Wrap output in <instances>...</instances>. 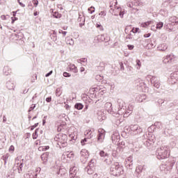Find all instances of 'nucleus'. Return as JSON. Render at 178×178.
Here are the masks:
<instances>
[{
    "label": "nucleus",
    "instance_id": "2eb2a0df",
    "mask_svg": "<svg viewBox=\"0 0 178 178\" xmlns=\"http://www.w3.org/2000/svg\"><path fill=\"white\" fill-rule=\"evenodd\" d=\"M172 84H175L178 81V70L175 71L170 74Z\"/></svg>",
    "mask_w": 178,
    "mask_h": 178
},
{
    "label": "nucleus",
    "instance_id": "69168bd1",
    "mask_svg": "<svg viewBox=\"0 0 178 178\" xmlns=\"http://www.w3.org/2000/svg\"><path fill=\"white\" fill-rule=\"evenodd\" d=\"M92 178H98V174L97 172H95L93 175H92Z\"/></svg>",
    "mask_w": 178,
    "mask_h": 178
},
{
    "label": "nucleus",
    "instance_id": "5701e85b",
    "mask_svg": "<svg viewBox=\"0 0 178 178\" xmlns=\"http://www.w3.org/2000/svg\"><path fill=\"white\" fill-rule=\"evenodd\" d=\"M127 169H133V160L128 159L125 163Z\"/></svg>",
    "mask_w": 178,
    "mask_h": 178
},
{
    "label": "nucleus",
    "instance_id": "a878e982",
    "mask_svg": "<svg viewBox=\"0 0 178 178\" xmlns=\"http://www.w3.org/2000/svg\"><path fill=\"white\" fill-rule=\"evenodd\" d=\"M57 175H60V176H67V173L66 172V170L59 168V170L57 172Z\"/></svg>",
    "mask_w": 178,
    "mask_h": 178
},
{
    "label": "nucleus",
    "instance_id": "6ab92c4d",
    "mask_svg": "<svg viewBox=\"0 0 178 178\" xmlns=\"http://www.w3.org/2000/svg\"><path fill=\"white\" fill-rule=\"evenodd\" d=\"M49 156V152H45L43 153L41 155V159L43 161V163L44 165H47V163L48 162V157Z\"/></svg>",
    "mask_w": 178,
    "mask_h": 178
},
{
    "label": "nucleus",
    "instance_id": "473e14b6",
    "mask_svg": "<svg viewBox=\"0 0 178 178\" xmlns=\"http://www.w3.org/2000/svg\"><path fill=\"white\" fill-rule=\"evenodd\" d=\"M111 138H112L113 143H118V140H119V138H120V136H118L116 137V136L113 135L112 137H111Z\"/></svg>",
    "mask_w": 178,
    "mask_h": 178
},
{
    "label": "nucleus",
    "instance_id": "e433bc0d",
    "mask_svg": "<svg viewBox=\"0 0 178 178\" xmlns=\"http://www.w3.org/2000/svg\"><path fill=\"white\" fill-rule=\"evenodd\" d=\"M88 140H90V138H85L84 139L81 140V144L82 145H86V143H88Z\"/></svg>",
    "mask_w": 178,
    "mask_h": 178
},
{
    "label": "nucleus",
    "instance_id": "f257e3e1",
    "mask_svg": "<svg viewBox=\"0 0 178 178\" xmlns=\"http://www.w3.org/2000/svg\"><path fill=\"white\" fill-rule=\"evenodd\" d=\"M111 175L113 176H120V175H123L124 173V170H123V165L120 164V163L116 162L114 164H112L110 168Z\"/></svg>",
    "mask_w": 178,
    "mask_h": 178
},
{
    "label": "nucleus",
    "instance_id": "cd10ccee",
    "mask_svg": "<svg viewBox=\"0 0 178 178\" xmlns=\"http://www.w3.org/2000/svg\"><path fill=\"white\" fill-rule=\"evenodd\" d=\"M9 156H10V155L8 153L2 156L1 159L4 161V165H6V163H8V159H9Z\"/></svg>",
    "mask_w": 178,
    "mask_h": 178
},
{
    "label": "nucleus",
    "instance_id": "dca6fc26",
    "mask_svg": "<svg viewBox=\"0 0 178 178\" xmlns=\"http://www.w3.org/2000/svg\"><path fill=\"white\" fill-rule=\"evenodd\" d=\"M97 40L98 41H99L100 42H108V41H109V36H108L107 34H102V35H99L97 36Z\"/></svg>",
    "mask_w": 178,
    "mask_h": 178
},
{
    "label": "nucleus",
    "instance_id": "393cba45",
    "mask_svg": "<svg viewBox=\"0 0 178 178\" xmlns=\"http://www.w3.org/2000/svg\"><path fill=\"white\" fill-rule=\"evenodd\" d=\"M160 170L163 172V173L168 174L169 173V170H168V167H166V164H162L160 165Z\"/></svg>",
    "mask_w": 178,
    "mask_h": 178
},
{
    "label": "nucleus",
    "instance_id": "5fc2aeb1",
    "mask_svg": "<svg viewBox=\"0 0 178 178\" xmlns=\"http://www.w3.org/2000/svg\"><path fill=\"white\" fill-rule=\"evenodd\" d=\"M96 27H97V29H99V27H101V31H103V30H104V26H102V25H101V24H96Z\"/></svg>",
    "mask_w": 178,
    "mask_h": 178
},
{
    "label": "nucleus",
    "instance_id": "de8ad7c7",
    "mask_svg": "<svg viewBox=\"0 0 178 178\" xmlns=\"http://www.w3.org/2000/svg\"><path fill=\"white\" fill-rule=\"evenodd\" d=\"M136 66L137 69H140V67H141V61L140 60H136Z\"/></svg>",
    "mask_w": 178,
    "mask_h": 178
},
{
    "label": "nucleus",
    "instance_id": "423d86ee",
    "mask_svg": "<svg viewBox=\"0 0 178 178\" xmlns=\"http://www.w3.org/2000/svg\"><path fill=\"white\" fill-rule=\"evenodd\" d=\"M118 110L116 111V115H122L125 112L124 105H126V104L122 99H118Z\"/></svg>",
    "mask_w": 178,
    "mask_h": 178
},
{
    "label": "nucleus",
    "instance_id": "6e6552de",
    "mask_svg": "<svg viewBox=\"0 0 178 178\" xmlns=\"http://www.w3.org/2000/svg\"><path fill=\"white\" fill-rule=\"evenodd\" d=\"M150 83L155 88H159L161 87V80L156 76H152L150 78Z\"/></svg>",
    "mask_w": 178,
    "mask_h": 178
},
{
    "label": "nucleus",
    "instance_id": "72a5a7b5",
    "mask_svg": "<svg viewBox=\"0 0 178 178\" xmlns=\"http://www.w3.org/2000/svg\"><path fill=\"white\" fill-rule=\"evenodd\" d=\"M155 129H161L162 127V124L159 122H156L154 124Z\"/></svg>",
    "mask_w": 178,
    "mask_h": 178
},
{
    "label": "nucleus",
    "instance_id": "c9c22d12",
    "mask_svg": "<svg viewBox=\"0 0 178 178\" xmlns=\"http://www.w3.org/2000/svg\"><path fill=\"white\" fill-rule=\"evenodd\" d=\"M66 42L68 45H74V40L73 39H67Z\"/></svg>",
    "mask_w": 178,
    "mask_h": 178
},
{
    "label": "nucleus",
    "instance_id": "a19ab883",
    "mask_svg": "<svg viewBox=\"0 0 178 178\" xmlns=\"http://www.w3.org/2000/svg\"><path fill=\"white\" fill-rule=\"evenodd\" d=\"M54 17H56V19H60V17H62V15L59 14V13H54L53 14Z\"/></svg>",
    "mask_w": 178,
    "mask_h": 178
},
{
    "label": "nucleus",
    "instance_id": "bb28decb",
    "mask_svg": "<svg viewBox=\"0 0 178 178\" xmlns=\"http://www.w3.org/2000/svg\"><path fill=\"white\" fill-rule=\"evenodd\" d=\"M96 70H98L99 72H104V70H105V63H101L99 66L96 67Z\"/></svg>",
    "mask_w": 178,
    "mask_h": 178
},
{
    "label": "nucleus",
    "instance_id": "2f4dec72",
    "mask_svg": "<svg viewBox=\"0 0 178 178\" xmlns=\"http://www.w3.org/2000/svg\"><path fill=\"white\" fill-rule=\"evenodd\" d=\"M99 155L100 156H102V158H105L106 156H108L109 154H108V153L105 152L104 150H102L99 152Z\"/></svg>",
    "mask_w": 178,
    "mask_h": 178
},
{
    "label": "nucleus",
    "instance_id": "c756f323",
    "mask_svg": "<svg viewBox=\"0 0 178 178\" xmlns=\"http://www.w3.org/2000/svg\"><path fill=\"white\" fill-rule=\"evenodd\" d=\"M74 108H75V109H78V111H81V109H83V108H84V106L81 103H76L74 105Z\"/></svg>",
    "mask_w": 178,
    "mask_h": 178
},
{
    "label": "nucleus",
    "instance_id": "052dcab7",
    "mask_svg": "<svg viewBox=\"0 0 178 178\" xmlns=\"http://www.w3.org/2000/svg\"><path fill=\"white\" fill-rule=\"evenodd\" d=\"M59 33H60V34H62V35H66V34H67V32L63 31H62V30H60V31H59Z\"/></svg>",
    "mask_w": 178,
    "mask_h": 178
},
{
    "label": "nucleus",
    "instance_id": "a211bd4d",
    "mask_svg": "<svg viewBox=\"0 0 178 178\" xmlns=\"http://www.w3.org/2000/svg\"><path fill=\"white\" fill-rule=\"evenodd\" d=\"M124 111H124V113L122 114L124 115V118H129V116H130L133 112V107L129 106L127 110L124 108Z\"/></svg>",
    "mask_w": 178,
    "mask_h": 178
},
{
    "label": "nucleus",
    "instance_id": "20e7f679",
    "mask_svg": "<svg viewBox=\"0 0 178 178\" xmlns=\"http://www.w3.org/2000/svg\"><path fill=\"white\" fill-rule=\"evenodd\" d=\"M129 129L131 134L134 136H137V134H140V133H143V128H141V127H140L138 124H131L129 126Z\"/></svg>",
    "mask_w": 178,
    "mask_h": 178
},
{
    "label": "nucleus",
    "instance_id": "6e6d98bb",
    "mask_svg": "<svg viewBox=\"0 0 178 178\" xmlns=\"http://www.w3.org/2000/svg\"><path fill=\"white\" fill-rule=\"evenodd\" d=\"M127 40H133V36H131V33L129 34L126 37Z\"/></svg>",
    "mask_w": 178,
    "mask_h": 178
},
{
    "label": "nucleus",
    "instance_id": "49530a36",
    "mask_svg": "<svg viewBox=\"0 0 178 178\" xmlns=\"http://www.w3.org/2000/svg\"><path fill=\"white\" fill-rule=\"evenodd\" d=\"M140 31L139 28H133L131 31V33H134V34H136V33H138V31Z\"/></svg>",
    "mask_w": 178,
    "mask_h": 178
},
{
    "label": "nucleus",
    "instance_id": "338daca9",
    "mask_svg": "<svg viewBox=\"0 0 178 178\" xmlns=\"http://www.w3.org/2000/svg\"><path fill=\"white\" fill-rule=\"evenodd\" d=\"M51 101H52V97H49L46 98V102H51Z\"/></svg>",
    "mask_w": 178,
    "mask_h": 178
},
{
    "label": "nucleus",
    "instance_id": "bf43d9fd",
    "mask_svg": "<svg viewBox=\"0 0 178 178\" xmlns=\"http://www.w3.org/2000/svg\"><path fill=\"white\" fill-rule=\"evenodd\" d=\"M11 19H12V22H11V23H12V24H13V23H15V22H16V20H17V17H11Z\"/></svg>",
    "mask_w": 178,
    "mask_h": 178
},
{
    "label": "nucleus",
    "instance_id": "f03ea898",
    "mask_svg": "<svg viewBox=\"0 0 178 178\" xmlns=\"http://www.w3.org/2000/svg\"><path fill=\"white\" fill-rule=\"evenodd\" d=\"M54 140L56 141L57 145L60 147V148H65V147H67V135L63 134H57Z\"/></svg>",
    "mask_w": 178,
    "mask_h": 178
},
{
    "label": "nucleus",
    "instance_id": "c85d7f7f",
    "mask_svg": "<svg viewBox=\"0 0 178 178\" xmlns=\"http://www.w3.org/2000/svg\"><path fill=\"white\" fill-rule=\"evenodd\" d=\"M149 143L150 144H152V145H154L156 140H155V136H151L148 137V138L147 139Z\"/></svg>",
    "mask_w": 178,
    "mask_h": 178
},
{
    "label": "nucleus",
    "instance_id": "ddd939ff",
    "mask_svg": "<svg viewBox=\"0 0 178 178\" xmlns=\"http://www.w3.org/2000/svg\"><path fill=\"white\" fill-rule=\"evenodd\" d=\"M175 163H176V161L173 159H170L168 160V161L165 162V164L167 167V169L168 170V172H170V170H172L173 166H175Z\"/></svg>",
    "mask_w": 178,
    "mask_h": 178
},
{
    "label": "nucleus",
    "instance_id": "0e129e2a",
    "mask_svg": "<svg viewBox=\"0 0 178 178\" xmlns=\"http://www.w3.org/2000/svg\"><path fill=\"white\" fill-rule=\"evenodd\" d=\"M99 16H106V13H105V11H102L101 13H99Z\"/></svg>",
    "mask_w": 178,
    "mask_h": 178
},
{
    "label": "nucleus",
    "instance_id": "3c124183",
    "mask_svg": "<svg viewBox=\"0 0 178 178\" xmlns=\"http://www.w3.org/2000/svg\"><path fill=\"white\" fill-rule=\"evenodd\" d=\"M127 48H128V49H129V51H133V49H134V45H133V44H128L127 45Z\"/></svg>",
    "mask_w": 178,
    "mask_h": 178
},
{
    "label": "nucleus",
    "instance_id": "79ce46f5",
    "mask_svg": "<svg viewBox=\"0 0 178 178\" xmlns=\"http://www.w3.org/2000/svg\"><path fill=\"white\" fill-rule=\"evenodd\" d=\"M37 131H38V129H36L35 132L33 134V140H37V137H38V135L37 134Z\"/></svg>",
    "mask_w": 178,
    "mask_h": 178
},
{
    "label": "nucleus",
    "instance_id": "58836bf2",
    "mask_svg": "<svg viewBox=\"0 0 178 178\" xmlns=\"http://www.w3.org/2000/svg\"><path fill=\"white\" fill-rule=\"evenodd\" d=\"M24 165L23 164V163H20L19 165L18 166L17 169H18V173H20L22 170H23V166Z\"/></svg>",
    "mask_w": 178,
    "mask_h": 178
},
{
    "label": "nucleus",
    "instance_id": "39448f33",
    "mask_svg": "<svg viewBox=\"0 0 178 178\" xmlns=\"http://www.w3.org/2000/svg\"><path fill=\"white\" fill-rule=\"evenodd\" d=\"M145 165H138L136 168L134 176L136 178L143 177V174L144 173L145 170H146Z\"/></svg>",
    "mask_w": 178,
    "mask_h": 178
},
{
    "label": "nucleus",
    "instance_id": "c03bdc74",
    "mask_svg": "<svg viewBox=\"0 0 178 178\" xmlns=\"http://www.w3.org/2000/svg\"><path fill=\"white\" fill-rule=\"evenodd\" d=\"M163 27V22H159L156 24V29H161Z\"/></svg>",
    "mask_w": 178,
    "mask_h": 178
},
{
    "label": "nucleus",
    "instance_id": "f8f14e48",
    "mask_svg": "<svg viewBox=\"0 0 178 178\" xmlns=\"http://www.w3.org/2000/svg\"><path fill=\"white\" fill-rule=\"evenodd\" d=\"M105 139V130L99 129L97 135V143H104Z\"/></svg>",
    "mask_w": 178,
    "mask_h": 178
},
{
    "label": "nucleus",
    "instance_id": "a18cd8bd",
    "mask_svg": "<svg viewBox=\"0 0 178 178\" xmlns=\"http://www.w3.org/2000/svg\"><path fill=\"white\" fill-rule=\"evenodd\" d=\"M157 104H159V105H160V106H162V105H163V104H165V101L162 99H159L157 101Z\"/></svg>",
    "mask_w": 178,
    "mask_h": 178
},
{
    "label": "nucleus",
    "instance_id": "4d7b16f0",
    "mask_svg": "<svg viewBox=\"0 0 178 178\" xmlns=\"http://www.w3.org/2000/svg\"><path fill=\"white\" fill-rule=\"evenodd\" d=\"M120 70L123 71L124 70V66L123 65V63H120Z\"/></svg>",
    "mask_w": 178,
    "mask_h": 178
},
{
    "label": "nucleus",
    "instance_id": "f3484780",
    "mask_svg": "<svg viewBox=\"0 0 178 178\" xmlns=\"http://www.w3.org/2000/svg\"><path fill=\"white\" fill-rule=\"evenodd\" d=\"M120 152H123V149L121 146H118L116 150H113L112 155L114 158H116Z\"/></svg>",
    "mask_w": 178,
    "mask_h": 178
},
{
    "label": "nucleus",
    "instance_id": "0eeeda50",
    "mask_svg": "<svg viewBox=\"0 0 178 178\" xmlns=\"http://www.w3.org/2000/svg\"><path fill=\"white\" fill-rule=\"evenodd\" d=\"M92 163V160H90L87 167L85 168V172H86L88 175L91 176H92V175L95 173V167L94 166V164Z\"/></svg>",
    "mask_w": 178,
    "mask_h": 178
},
{
    "label": "nucleus",
    "instance_id": "e2e57ef3",
    "mask_svg": "<svg viewBox=\"0 0 178 178\" xmlns=\"http://www.w3.org/2000/svg\"><path fill=\"white\" fill-rule=\"evenodd\" d=\"M76 65H74V64H72L70 65V70H72L73 69L76 68Z\"/></svg>",
    "mask_w": 178,
    "mask_h": 178
},
{
    "label": "nucleus",
    "instance_id": "412c9836",
    "mask_svg": "<svg viewBox=\"0 0 178 178\" xmlns=\"http://www.w3.org/2000/svg\"><path fill=\"white\" fill-rule=\"evenodd\" d=\"M6 87L8 90H15V82L13 81H8L6 83Z\"/></svg>",
    "mask_w": 178,
    "mask_h": 178
},
{
    "label": "nucleus",
    "instance_id": "4c0bfd02",
    "mask_svg": "<svg viewBox=\"0 0 178 178\" xmlns=\"http://www.w3.org/2000/svg\"><path fill=\"white\" fill-rule=\"evenodd\" d=\"M95 79L97 81H101L102 80H104V76L102 75H96Z\"/></svg>",
    "mask_w": 178,
    "mask_h": 178
},
{
    "label": "nucleus",
    "instance_id": "1a4fd4ad",
    "mask_svg": "<svg viewBox=\"0 0 178 178\" xmlns=\"http://www.w3.org/2000/svg\"><path fill=\"white\" fill-rule=\"evenodd\" d=\"M105 109L108 111V113L111 115H113V116H117L116 115V110L113 111V108H112V103L107 102L105 104Z\"/></svg>",
    "mask_w": 178,
    "mask_h": 178
},
{
    "label": "nucleus",
    "instance_id": "864d4df0",
    "mask_svg": "<svg viewBox=\"0 0 178 178\" xmlns=\"http://www.w3.org/2000/svg\"><path fill=\"white\" fill-rule=\"evenodd\" d=\"M63 76L64 77H70L72 75L70 73L65 72H63Z\"/></svg>",
    "mask_w": 178,
    "mask_h": 178
},
{
    "label": "nucleus",
    "instance_id": "ea45409f",
    "mask_svg": "<svg viewBox=\"0 0 178 178\" xmlns=\"http://www.w3.org/2000/svg\"><path fill=\"white\" fill-rule=\"evenodd\" d=\"M89 13H90V15H92V13H94V12H95V8L94 6H91L90 8H89L88 9Z\"/></svg>",
    "mask_w": 178,
    "mask_h": 178
},
{
    "label": "nucleus",
    "instance_id": "7ed1b4c3",
    "mask_svg": "<svg viewBox=\"0 0 178 178\" xmlns=\"http://www.w3.org/2000/svg\"><path fill=\"white\" fill-rule=\"evenodd\" d=\"M170 155V150L168 146H163L156 150V156L159 159H166Z\"/></svg>",
    "mask_w": 178,
    "mask_h": 178
},
{
    "label": "nucleus",
    "instance_id": "b1692460",
    "mask_svg": "<svg viewBox=\"0 0 178 178\" xmlns=\"http://www.w3.org/2000/svg\"><path fill=\"white\" fill-rule=\"evenodd\" d=\"M157 49L158 51H162L163 52L168 49V45H166L165 43L159 44L157 47Z\"/></svg>",
    "mask_w": 178,
    "mask_h": 178
},
{
    "label": "nucleus",
    "instance_id": "aec40b11",
    "mask_svg": "<svg viewBox=\"0 0 178 178\" xmlns=\"http://www.w3.org/2000/svg\"><path fill=\"white\" fill-rule=\"evenodd\" d=\"M97 119L98 120H99V122H102V120H105V119H106V116L105 115V113H104V112L98 111Z\"/></svg>",
    "mask_w": 178,
    "mask_h": 178
},
{
    "label": "nucleus",
    "instance_id": "f704fd0d",
    "mask_svg": "<svg viewBox=\"0 0 178 178\" xmlns=\"http://www.w3.org/2000/svg\"><path fill=\"white\" fill-rule=\"evenodd\" d=\"M50 38H51L52 41L54 42H56V40H58V37L55 34H51Z\"/></svg>",
    "mask_w": 178,
    "mask_h": 178
},
{
    "label": "nucleus",
    "instance_id": "4be33fe9",
    "mask_svg": "<svg viewBox=\"0 0 178 178\" xmlns=\"http://www.w3.org/2000/svg\"><path fill=\"white\" fill-rule=\"evenodd\" d=\"M85 136L87 138H92L94 136H95V134L92 132L91 130H88L85 132Z\"/></svg>",
    "mask_w": 178,
    "mask_h": 178
},
{
    "label": "nucleus",
    "instance_id": "774afa93",
    "mask_svg": "<svg viewBox=\"0 0 178 178\" xmlns=\"http://www.w3.org/2000/svg\"><path fill=\"white\" fill-rule=\"evenodd\" d=\"M9 151H15V146L14 145H11L9 148Z\"/></svg>",
    "mask_w": 178,
    "mask_h": 178
},
{
    "label": "nucleus",
    "instance_id": "9b49d317",
    "mask_svg": "<svg viewBox=\"0 0 178 178\" xmlns=\"http://www.w3.org/2000/svg\"><path fill=\"white\" fill-rule=\"evenodd\" d=\"M80 161L81 163H86L88 159V154H87V151L82 149L80 152Z\"/></svg>",
    "mask_w": 178,
    "mask_h": 178
},
{
    "label": "nucleus",
    "instance_id": "37998d69",
    "mask_svg": "<svg viewBox=\"0 0 178 178\" xmlns=\"http://www.w3.org/2000/svg\"><path fill=\"white\" fill-rule=\"evenodd\" d=\"M148 131H149L150 133H152V131H155V126L154 125H151L148 128Z\"/></svg>",
    "mask_w": 178,
    "mask_h": 178
},
{
    "label": "nucleus",
    "instance_id": "4468645a",
    "mask_svg": "<svg viewBox=\"0 0 178 178\" xmlns=\"http://www.w3.org/2000/svg\"><path fill=\"white\" fill-rule=\"evenodd\" d=\"M175 55L169 54L163 58V63H172L175 60Z\"/></svg>",
    "mask_w": 178,
    "mask_h": 178
},
{
    "label": "nucleus",
    "instance_id": "13d9d810",
    "mask_svg": "<svg viewBox=\"0 0 178 178\" xmlns=\"http://www.w3.org/2000/svg\"><path fill=\"white\" fill-rule=\"evenodd\" d=\"M38 126V123H35L34 125L31 127V130H33Z\"/></svg>",
    "mask_w": 178,
    "mask_h": 178
},
{
    "label": "nucleus",
    "instance_id": "9d476101",
    "mask_svg": "<svg viewBox=\"0 0 178 178\" xmlns=\"http://www.w3.org/2000/svg\"><path fill=\"white\" fill-rule=\"evenodd\" d=\"M62 159H66V161H72L74 158V154L73 152H65L61 156Z\"/></svg>",
    "mask_w": 178,
    "mask_h": 178
},
{
    "label": "nucleus",
    "instance_id": "603ef678",
    "mask_svg": "<svg viewBox=\"0 0 178 178\" xmlns=\"http://www.w3.org/2000/svg\"><path fill=\"white\" fill-rule=\"evenodd\" d=\"M33 3L35 6V8H37V6H38V0H33Z\"/></svg>",
    "mask_w": 178,
    "mask_h": 178
},
{
    "label": "nucleus",
    "instance_id": "7c9ffc66",
    "mask_svg": "<svg viewBox=\"0 0 178 178\" xmlns=\"http://www.w3.org/2000/svg\"><path fill=\"white\" fill-rule=\"evenodd\" d=\"M144 145H145V147H147L149 149H151V147L152 146L149 140H147V139L145 140Z\"/></svg>",
    "mask_w": 178,
    "mask_h": 178
},
{
    "label": "nucleus",
    "instance_id": "09e8293b",
    "mask_svg": "<svg viewBox=\"0 0 178 178\" xmlns=\"http://www.w3.org/2000/svg\"><path fill=\"white\" fill-rule=\"evenodd\" d=\"M35 106H36L35 104H32L29 109V112H31V111H34V109H35Z\"/></svg>",
    "mask_w": 178,
    "mask_h": 178
},
{
    "label": "nucleus",
    "instance_id": "680f3d73",
    "mask_svg": "<svg viewBox=\"0 0 178 178\" xmlns=\"http://www.w3.org/2000/svg\"><path fill=\"white\" fill-rule=\"evenodd\" d=\"M52 73H54V72L51 70L49 72H48L47 74H46L45 77H49V76H51V74H52Z\"/></svg>",
    "mask_w": 178,
    "mask_h": 178
},
{
    "label": "nucleus",
    "instance_id": "8fccbe9b",
    "mask_svg": "<svg viewBox=\"0 0 178 178\" xmlns=\"http://www.w3.org/2000/svg\"><path fill=\"white\" fill-rule=\"evenodd\" d=\"M79 63H86L87 62V58H81L78 60Z\"/></svg>",
    "mask_w": 178,
    "mask_h": 178
}]
</instances>
